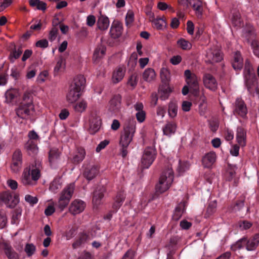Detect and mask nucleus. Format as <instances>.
Returning a JSON list of instances; mask_svg holds the SVG:
<instances>
[{
    "instance_id": "f257e3e1",
    "label": "nucleus",
    "mask_w": 259,
    "mask_h": 259,
    "mask_svg": "<svg viewBox=\"0 0 259 259\" xmlns=\"http://www.w3.org/2000/svg\"><path fill=\"white\" fill-rule=\"evenodd\" d=\"M41 164L39 161L35 160L25 167L21 177V183L25 186H33L37 184L41 177Z\"/></svg>"
},
{
    "instance_id": "f03ea898",
    "label": "nucleus",
    "mask_w": 259,
    "mask_h": 259,
    "mask_svg": "<svg viewBox=\"0 0 259 259\" xmlns=\"http://www.w3.org/2000/svg\"><path fill=\"white\" fill-rule=\"evenodd\" d=\"M85 84V79L83 75H79L74 77L66 96L68 102L73 103L78 99L80 92L83 89Z\"/></svg>"
},
{
    "instance_id": "7ed1b4c3",
    "label": "nucleus",
    "mask_w": 259,
    "mask_h": 259,
    "mask_svg": "<svg viewBox=\"0 0 259 259\" xmlns=\"http://www.w3.org/2000/svg\"><path fill=\"white\" fill-rule=\"evenodd\" d=\"M34 106L28 94L25 93L23 96L22 101L15 108L17 116L23 119H27L34 111Z\"/></svg>"
},
{
    "instance_id": "20e7f679",
    "label": "nucleus",
    "mask_w": 259,
    "mask_h": 259,
    "mask_svg": "<svg viewBox=\"0 0 259 259\" xmlns=\"http://www.w3.org/2000/svg\"><path fill=\"white\" fill-rule=\"evenodd\" d=\"M136 122L134 119H128L125 121L123 130L121 133L119 145L120 146L128 147L132 141L136 132Z\"/></svg>"
},
{
    "instance_id": "39448f33",
    "label": "nucleus",
    "mask_w": 259,
    "mask_h": 259,
    "mask_svg": "<svg viewBox=\"0 0 259 259\" xmlns=\"http://www.w3.org/2000/svg\"><path fill=\"white\" fill-rule=\"evenodd\" d=\"M174 171L171 166H168L162 172L159 183L156 186V192L162 193L168 190L174 181Z\"/></svg>"
},
{
    "instance_id": "423d86ee",
    "label": "nucleus",
    "mask_w": 259,
    "mask_h": 259,
    "mask_svg": "<svg viewBox=\"0 0 259 259\" xmlns=\"http://www.w3.org/2000/svg\"><path fill=\"white\" fill-rule=\"evenodd\" d=\"M74 184L71 183L68 185L61 193L58 202V207L61 210H63L68 205L74 192Z\"/></svg>"
},
{
    "instance_id": "0eeeda50",
    "label": "nucleus",
    "mask_w": 259,
    "mask_h": 259,
    "mask_svg": "<svg viewBox=\"0 0 259 259\" xmlns=\"http://www.w3.org/2000/svg\"><path fill=\"white\" fill-rule=\"evenodd\" d=\"M185 81L195 96H198L199 93L198 79L196 75L190 70H186L184 72Z\"/></svg>"
},
{
    "instance_id": "6e6552de",
    "label": "nucleus",
    "mask_w": 259,
    "mask_h": 259,
    "mask_svg": "<svg viewBox=\"0 0 259 259\" xmlns=\"http://www.w3.org/2000/svg\"><path fill=\"white\" fill-rule=\"evenodd\" d=\"M233 106V112L235 116H239L243 119H247L248 109L245 102L242 98H237Z\"/></svg>"
},
{
    "instance_id": "1a4fd4ad",
    "label": "nucleus",
    "mask_w": 259,
    "mask_h": 259,
    "mask_svg": "<svg viewBox=\"0 0 259 259\" xmlns=\"http://www.w3.org/2000/svg\"><path fill=\"white\" fill-rule=\"evenodd\" d=\"M156 155V150L152 147L145 148L141 159L142 166L143 168H148L153 162Z\"/></svg>"
},
{
    "instance_id": "9d476101",
    "label": "nucleus",
    "mask_w": 259,
    "mask_h": 259,
    "mask_svg": "<svg viewBox=\"0 0 259 259\" xmlns=\"http://www.w3.org/2000/svg\"><path fill=\"white\" fill-rule=\"evenodd\" d=\"M22 165V154L20 150H16L12 155L10 168L13 173L18 172Z\"/></svg>"
},
{
    "instance_id": "9b49d317",
    "label": "nucleus",
    "mask_w": 259,
    "mask_h": 259,
    "mask_svg": "<svg viewBox=\"0 0 259 259\" xmlns=\"http://www.w3.org/2000/svg\"><path fill=\"white\" fill-rule=\"evenodd\" d=\"M0 199L10 208L14 207L19 202L18 197L16 196H13L8 191L2 193Z\"/></svg>"
},
{
    "instance_id": "f8f14e48",
    "label": "nucleus",
    "mask_w": 259,
    "mask_h": 259,
    "mask_svg": "<svg viewBox=\"0 0 259 259\" xmlns=\"http://www.w3.org/2000/svg\"><path fill=\"white\" fill-rule=\"evenodd\" d=\"M203 81L204 86L212 91H215L218 88V82L215 78L209 73L204 74Z\"/></svg>"
},
{
    "instance_id": "ddd939ff",
    "label": "nucleus",
    "mask_w": 259,
    "mask_h": 259,
    "mask_svg": "<svg viewBox=\"0 0 259 259\" xmlns=\"http://www.w3.org/2000/svg\"><path fill=\"white\" fill-rule=\"evenodd\" d=\"M85 203L81 200L75 199L72 202L69 207V212L75 215L82 212L85 207Z\"/></svg>"
},
{
    "instance_id": "4468645a",
    "label": "nucleus",
    "mask_w": 259,
    "mask_h": 259,
    "mask_svg": "<svg viewBox=\"0 0 259 259\" xmlns=\"http://www.w3.org/2000/svg\"><path fill=\"white\" fill-rule=\"evenodd\" d=\"M249 210V207L244 208V199L237 200L233 207V211L241 217L246 215Z\"/></svg>"
},
{
    "instance_id": "2eb2a0df",
    "label": "nucleus",
    "mask_w": 259,
    "mask_h": 259,
    "mask_svg": "<svg viewBox=\"0 0 259 259\" xmlns=\"http://www.w3.org/2000/svg\"><path fill=\"white\" fill-rule=\"evenodd\" d=\"M206 57L210 63L219 62L222 60L220 52L215 49H209L206 52Z\"/></svg>"
},
{
    "instance_id": "dca6fc26",
    "label": "nucleus",
    "mask_w": 259,
    "mask_h": 259,
    "mask_svg": "<svg viewBox=\"0 0 259 259\" xmlns=\"http://www.w3.org/2000/svg\"><path fill=\"white\" fill-rule=\"evenodd\" d=\"M245 83L249 94L254 96L255 94V89L257 86L255 75L250 76L248 78H245Z\"/></svg>"
},
{
    "instance_id": "f3484780",
    "label": "nucleus",
    "mask_w": 259,
    "mask_h": 259,
    "mask_svg": "<svg viewBox=\"0 0 259 259\" xmlns=\"http://www.w3.org/2000/svg\"><path fill=\"white\" fill-rule=\"evenodd\" d=\"M121 96L118 94L114 95L109 101V110L111 112H118L121 107Z\"/></svg>"
},
{
    "instance_id": "a211bd4d",
    "label": "nucleus",
    "mask_w": 259,
    "mask_h": 259,
    "mask_svg": "<svg viewBox=\"0 0 259 259\" xmlns=\"http://www.w3.org/2000/svg\"><path fill=\"white\" fill-rule=\"evenodd\" d=\"M217 156L214 152H210L205 154L202 157V163L206 168H210L214 163Z\"/></svg>"
},
{
    "instance_id": "6ab92c4d",
    "label": "nucleus",
    "mask_w": 259,
    "mask_h": 259,
    "mask_svg": "<svg viewBox=\"0 0 259 259\" xmlns=\"http://www.w3.org/2000/svg\"><path fill=\"white\" fill-rule=\"evenodd\" d=\"M232 25L237 27H241L243 26V21L240 13L237 10L234 9L231 11L230 16Z\"/></svg>"
},
{
    "instance_id": "aec40b11",
    "label": "nucleus",
    "mask_w": 259,
    "mask_h": 259,
    "mask_svg": "<svg viewBox=\"0 0 259 259\" xmlns=\"http://www.w3.org/2000/svg\"><path fill=\"white\" fill-rule=\"evenodd\" d=\"M90 240V238L88 234L84 233H80L75 241L72 243V248L73 249H77L82 246Z\"/></svg>"
},
{
    "instance_id": "412c9836",
    "label": "nucleus",
    "mask_w": 259,
    "mask_h": 259,
    "mask_svg": "<svg viewBox=\"0 0 259 259\" xmlns=\"http://www.w3.org/2000/svg\"><path fill=\"white\" fill-rule=\"evenodd\" d=\"M122 32V24L119 22H114L111 25L110 34L113 38H117L120 36Z\"/></svg>"
},
{
    "instance_id": "4be33fe9",
    "label": "nucleus",
    "mask_w": 259,
    "mask_h": 259,
    "mask_svg": "<svg viewBox=\"0 0 259 259\" xmlns=\"http://www.w3.org/2000/svg\"><path fill=\"white\" fill-rule=\"evenodd\" d=\"M99 173V168L97 166L91 165L86 167L83 171L84 177L90 181L95 178Z\"/></svg>"
},
{
    "instance_id": "5701e85b",
    "label": "nucleus",
    "mask_w": 259,
    "mask_h": 259,
    "mask_svg": "<svg viewBox=\"0 0 259 259\" xmlns=\"http://www.w3.org/2000/svg\"><path fill=\"white\" fill-rule=\"evenodd\" d=\"M106 189L103 186H99L97 187L94 192L93 202L96 205L100 203L101 200L103 198Z\"/></svg>"
},
{
    "instance_id": "b1692460",
    "label": "nucleus",
    "mask_w": 259,
    "mask_h": 259,
    "mask_svg": "<svg viewBox=\"0 0 259 259\" xmlns=\"http://www.w3.org/2000/svg\"><path fill=\"white\" fill-rule=\"evenodd\" d=\"M3 249L4 252L9 259H19V255L12 246L6 242L3 243Z\"/></svg>"
},
{
    "instance_id": "393cba45",
    "label": "nucleus",
    "mask_w": 259,
    "mask_h": 259,
    "mask_svg": "<svg viewBox=\"0 0 259 259\" xmlns=\"http://www.w3.org/2000/svg\"><path fill=\"white\" fill-rule=\"evenodd\" d=\"M246 249L248 251L254 250L259 244V234H255L252 238L247 239L246 237Z\"/></svg>"
},
{
    "instance_id": "a878e982",
    "label": "nucleus",
    "mask_w": 259,
    "mask_h": 259,
    "mask_svg": "<svg viewBox=\"0 0 259 259\" xmlns=\"http://www.w3.org/2000/svg\"><path fill=\"white\" fill-rule=\"evenodd\" d=\"M24 147L27 153L30 156H34L38 153V147L32 140H28L25 144Z\"/></svg>"
},
{
    "instance_id": "bb28decb",
    "label": "nucleus",
    "mask_w": 259,
    "mask_h": 259,
    "mask_svg": "<svg viewBox=\"0 0 259 259\" xmlns=\"http://www.w3.org/2000/svg\"><path fill=\"white\" fill-rule=\"evenodd\" d=\"M171 92L170 88L166 83L161 85L158 89L160 99L162 100L167 99Z\"/></svg>"
},
{
    "instance_id": "cd10ccee",
    "label": "nucleus",
    "mask_w": 259,
    "mask_h": 259,
    "mask_svg": "<svg viewBox=\"0 0 259 259\" xmlns=\"http://www.w3.org/2000/svg\"><path fill=\"white\" fill-rule=\"evenodd\" d=\"M246 131L242 127L237 128L236 139L238 144L244 147L246 145Z\"/></svg>"
},
{
    "instance_id": "c85d7f7f",
    "label": "nucleus",
    "mask_w": 259,
    "mask_h": 259,
    "mask_svg": "<svg viewBox=\"0 0 259 259\" xmlns=\"http://www.w3.org/2000/svg\"><path fill=\"white\" fill-rule=\"evenodd\" d=\"M232 66L235 70H240L243 67V58L240 52H236L234 55Z\"/></svg>"
},
{
    "instance_id": "c756f323",
    "label": "nucleus",
    "mask_w": 259,
    "mask_h": 259,
    "mask_svg": "<svg viewBox=\"0 0 259 259\" xmlns=\"http://www.w3.org/2000/svg\"><path fill=\"white\" fill-rule=\"evenodd\" d=\"M125 74L124 69L118 67L113 71L112 74V80L114 83H117L120 82L123 78Z\"/></svg>"
},
{
    "instance_id": "7c9ffc66",
    "label": "nucleus",
    "mask_w": 259,
    "mask_h": 259,
    "mask_svg": "<svg viewBox=\"0 0 259 259\" xmlns=\"http://www.w3.org/2000/svg\"><path fill=\"white\" fill-rule=\"evenodd\" d=\"M18 95L19 93L17 89H10L8 90L5 94V102L8 104L11 103Z\"/></svg>"
},
{
    "instance_id": "2f4dec72",
    "label": "nucleus",
    "mask_w": 259,
    "mask_h": 259,
    "mask_svg": "<svg viewBox=\"0 0 259 259\" xmlns=\"http://www.w3.org/2000/svg\"><path fill=\"white\" fill-rule=\"evenodd\" d=\"M191 7L198 15H201L202 12V2L199 0H189L187 7Z\"/></svg>"
},
{
    "instance_id": "473e14b6",
    "label": "nucleus",
    "mask_w": 259,
    "mask_h": 259,
    "mask_svg": "<svg viewBox=\"0 0 259 259\" xmlns=\"http://www.w3.org/2000/svg\"><path fill=\"white\" fill-rule=\"evenodd\" d=\"M109 25V20L108 17L103 15L100 16L97 21V26L99 29L105 30Z\"/></svg>"
},
{
    "instance_id": "72a5a7b5",
    "label": "nucleus",
    "mask_w": 259,
    "mask_h": 259,
    "mask_svg": "<svg viewBox=\"0 0 259 259\" xmlns=\"http://www.w3.org/2000/svg\"><path fill=\"white\" fill-rule=\"evenodd\" d=\"M176 124L172 122H167L163 127V132L164 135L170 136L171 134H174L176 131Z\"/></svg>"
},
{
    "instance_id": "f704fd0d",
    "label": "nucleus",
    "mask_w": 259,
    "mask_h": 259,
    "mask_svg": "<svg viewBox=\"0 0 259 259\" xmlns=\"http://www.w3.org/2000/svg\"><path fill=\"white\" fill-rule=\"evenodd\" d=\"M144 80L147 82H151L156 78V73L154 69L152 68L146 69L143 74Z\"/></svg>"
},
{
    "instance_id": "c9c22d12",
    "label": "nucleus",
    "mask_w": 259,
    "mask_h": 259,
    "mask_svg": "<svg viewBox=\"0 0 259 259\" xmlns=\"http://www.w3.org/2000/svg\"><path fill=\"white\" fill-rule=\"evenodd\" d=\"M101 125V119L99 117H92L90 120V127L93 132H97Z\"/></svg>"
},
{
    "instance_id": "e433bc0d",
    "label": "nucleus",
    "mask_w": 259,
    "mask_h": 259,
    "mask_svg": "<svg viewBox=\"0 0 259 259\" xmlns=\"http://www.w3.org/2000/svg\"><path fill=\"white\" fill-rule=\"evenodd\" d=\"M237 168L235 165L229 164V167L225 175V179L227 181H231L235 178Z\"/></svg>"
},
{
    "instance_id": "4c0bfd02",
    "label": "nucleus",
    "mask_w": 259,
    "mask_h": 259,
    "mask_svg": "<svg viewBox=\"0 0 259 259\" xmlns=\"http://www.w3.org/2000/svg\"><path fill=\"white\" fill-rule=\"evenodd\" d=\"M106 48L102 46L97 47L93 55V60L97 62L98 60L102 58L105 54Z\"/></svg>"
},
{
    "instance_id": "58836bf2",
    "label": "nucleus",
    "mask_w": 259,
    "mask_h": 259,
    "mask_svg": "<svg viewBox=\"0 0 259 259\" xmlns=\"http://www.w3.org/2000/svg\"><path fill=\"white\" fill-rule=\"evenodd\" d=\"M85 151L83 148H80L77 149L76 153L72 158L73 163L78 164L81 162L84 158Z\"/></svg>"
},
{
    "instance_id": "ea45409f",
    "label": "nucleus",
    "mask_w": 259,
    "mask_h": 259,
    "mask_svg": "<svg viewBox=\"0 0 259 259\" xmlns=\"http://www.w3.org/2000/svg\"><path fill=\"white\" fill-rule=\"evenodd\" d=\"M22 52L23 51L21 47L17 48L16 46H15L9 56L10 61L12 63L14 62L15 60L20 57L22 53Z\"/></svg>"
},
{
    "instance_id": "a19ab883",
    "label": "nucleus",
    "mask_w": 259,
    "mask_h": 259,
    "mask_svg": "<svg viewBox=\"0 0 259 259\" xmlns=\"http://www.w3.org/2000/svg\"><path fill=\"white\" fill-rule=\"evenodd\" d=\"M184 204L180 203L177 205L172 215V219L174 220L178 221L181 218L184 212Z\"/></svg>"
},
{
    "instance_id": "79ce46f5",
    "label": "nucleus",
    "mask_w": 259,
    "mask_h": 259,
    "mask_svg": "<svg viewBox=\"0 0 259 259\" xmlns=\"http://www.w3.org/2000/svg\"><path fill=\"white\" fill-rule=\"evenodd\" d=\"M217 202L216 200L210 201L206 208V212L204 215L205 218H209L216 211Z\"/></svg>"
},
{
    "instance_id": "37998d69",
    "label": "nucleus",
    "mask_w": 259,
    "mask_h": 259,
    "mask_svg": "<svg viewBox=\"0 0 259 259\" xmlns=\"http://www.w3.org/2000/svg\"><path fill=\"white\" fill-rule=\"evenodd\" d=\"M151 21L153 27L158 30L162 29L166 25V22L163 18H156Z\"/></svg>"
},
{
    "instance_id": "c03bdc74",
    "label": "nucleus",
    "mask_w": 259,
    "mask_h": 259,
    "mask_svg": "<svg viewBox=\"0 0 259 259\" xmlns=\"http://www.w3.org/2000/svg\"><path fill=\"white\" fill-rule=\"evenodd\" d=\"M60 152L58 149L56 148L51 149L49 152V159L50 163H55L59 158Z\"/></svg>"
},
{
    "instance_id": "a18cd8bd",
    "label": "nucleus",
    "mask_w": 259,
    "mask_h": 259,
    "mask_svg": "<svg viewBox=\"0 0 259 259\" xmlns=\"http://www.w3.org/2000/svg\"><path fill=\"white\" fill-rule=\"evenodd\" d=\"M29 4L31 7H36L39 10L45 11L46 9L47 4L40 0H30Z\"/></svg>"
},
{
    "instance_id": "49530a36",
    "label": "nucleus",
    "mask_w": 259,
    "mask_h": 259,
    "mask_svg": "<svg viewBox=\"0 0 259 259\" xmlns=\"http://www.w3.org/2000/svg\"><path fill=\"white\" fill-rule=\"evenodd\" d=\"M168 112L169 116L171 118L175 117L178 112V105L176 102H170L168 105Z\"/></svg>"
},
{
    "instance_id": "de8ad7c7",
    "label": "nucleus",
    "mask_w": 259,
    "mask_h": 259,
    "mask_svg": "<svg viewBox=\"0 0 259 259\" xmlns=\"http://www.w3.org/2000/svg\"><path fill=\"white\" fill-rule=\"evenodd\" d=\"M61 184L60 178H56L50 184L49 189L54 193H56L58 190L61 188Z\"/></svg>"
},
{
    "instance_id": "09e8293b",
    "label": "nucleus",
    "mask_w": 259,
    "mask_h": 259,
    "mask_svg": "<svg viewBox=\"0 0 259 259\" xmlns=\"http://www.w3.org/2000/svg\"><path fill=\"white\" fill-rule=\"evenodd\" d=\"M246 237H243L239 240H238L236 243L232 244L231 246V250L233 251H236L237 249H240L243 247L244 245H246Z\"/></svg>"
},
{
    "instance_id": "8fccbe9b",
    "label": "nucleus",
    "mask_w": 259,
    "mask_h": 259,
    "mask_svg": "<svg viewBox=\"0 0 259 259\" xmlns=\"http://www.w3.org/2000/svg\"><path fill=\"white\" fill-rule=\"evenodd\" d=\"M24 250L29 257L32 256L36 251V247L32 243H27L25 245Z\"/></svg>"
},
{
    "instance_id": "3c124183",
    "label": "nucleus",
    "mask_w": 259,
    "mask_h": 259,
    "mask_svg": "<svg viewBox=\"0 0 259 259\" xmlns=\"http://www.w3.org/2000/svg\"><path fill=\"white\" fill-rule=\"evenodd\" d=\"M250 46L253 54L259 58V41L256 39H253L251 41Z\"/></svg>"
},
{
    "instance_id": "603ef678",
    "label": "nucleus",
    "mask_w": 259,
    "mask_h": 259,
    "mask_svg": "<svg viewBox=\"0 0 259 259\" xmlns=\"http://www.w3.org/2000/svg\"><path fill=\"white\" fill-rule=\"evenodd\" d=\"M49 76V72L47 70L41 71L36 78V82L38 83L41 84L44 83Z\"/></svg>"
},
{
    "instance_id": "864d4df0",
    "label": "nucleus",
    "mask_w": 259,
    "mask_h": 259,
    "mask_svg": "<svg viewBox=\"0 0 259 259\" xmlns=\"http://www.w3.org/2000/svg\"><path fill=\"white\" fill-rule=\"evenodd\" d=\"M177 44L183 50L190 49L191 47L189 42L184 38H181L178 40Z\"/></svg>"
},
{
    "instance_id": "5fc2aeb1",
    "label": "nucleus",
    "mask_w": 259,
    "mask_h": 259,
    "mask_svg": "<svg viewBox=\"0 0 259 259\" xmlns=\"http://www.w3.org/2000/svg\"><path fill=\"white\" fill-rule=\"evenodd\" d=\"M238 225L241 230H246L249 229L252 226V224L248 221H239Z\"/></svg>"
},
{
    "instance_id": "6e6d98bb",
    "label": "nucleus",
    "mask_w": 259,
    "mask_h": 259,
    "mask_svg": "<svg viewBox=\"0 0 259 259\" xmlns=\"http://www.w3.org/2000/svg\"><path fill=\"white\" fill-rule=\"evenodd\" d=\"M87 106V103L84 101H81L77 103L74 106L75 111L78 112H82L86 109Z\"/></svg>"
},
{
    "instance_id": "4d7b16f0",
    "label": "nucleus",
    "mask_w": 259,
    "mask_h": 259,
    "mask_svg": "<svg viewBox=\"0 0 259 259\" xmlns=\"http://www.w3.org/2000/svg\"><path fill=\"white\" fill-rule=\"evenodd\" d=\"M58 33V27H53L49 32L48 36L49 40L51 41H53L55 40L57 36Z\"/></svg>"
},
{
    "instance_id": "13d9d810",
    "label": "nucleus",
    "mask_w": 259,
    "mask_h": 259,
    "mask_svg": "<svg viewBox=\"0 0 259 259\" xmlns=\"http://www.w3.org/2000/svg\"><path fill=\"white\" fill-rule=\"evenodd\" d=\"M244 78H248L249 76L252 75H255L254 73L252 72V68L249 63H245V68L244 70Z\"/></svg>"
},
{
    "instance_id": "bf43d9fd",
    "label": "nucleus",
    "mask_w": 259,
    "mask_h": 259,
    "mask_svg": "<svg viewBox=\"0 0 259 259\" xmlns=\"http://www.w3.org/2000/svg\"><path fill=\"white\" fill-rule=\"evenodd\" d=\"M138 82V76L136 73L132 74L129 78L127 83L131 87L135 88Z\"/></svg>"
},
{
    "instance_id": "052dcab7",
    "label": "nucleus",
    "mask_w": 259,
    "mask_h": 259,
    "mask_svg": "<svg viewBox=\"0 0 259 259\" xmlns=\"http://www.w3.org/2000/svg\"><path fill=\"white\" fill-rule=\"evenodd\" d=\"M25 200L31 205L36 204L38 202V199L37 197H33L29 194H27L25 196Z\"/></svg>"
},
{
    "instance_id": "680f3d73",
    "label": "nucleus",
    "mask_w": 259,
    "mask_h": 259,
    "mask_svg": "<svg viewBox=\"0 0 259 259\" xmlns=\"http://www.w3.org/2000/svg\"><path fill=\"white\" fill-rule=\"evenodd\" d=\"M134 20V14L132 11H128L125 17V22L127 26L131 24Z\"/></svg>"
},
{
    "instance_id": "e2e57ef3",
    "label": "nucleus",
    "mask_w": 259,
    "mask_h": 259,
    "mask_svg": "<svg viewBox=\"0 0 259 259\" xmlns=\"http://www.w3.org/2000/svg\"><path fill=\"white\" fill-rule=\"evenodd\" d=\"M192 105V104L191 102L184 101L182 102V110L185 112L189 111L190 110Z\"/></svg>"
},
{
    "instance_id": "0e129e2a",
    "label": "nucleus",
    "mask_w": 259,
    "mask_h": 259,
    "mask_svg": "<svg viewBox=\"0 0 259 259\" xmlns=\"http://www.w3.org/2000/svg\"><path fill=\"white\" fill-rule=\"evenodd\" d=\"M224 137L227 141H231L234 138L233 132L230 130L227 129L225 131Z\"/></svg>"
},
{
    "instance_id": "69168bd1",
    "label": "nucleus",
    "mask_w": 259,
    "mask_h": 259,
    "mask_svg": "<svg viewBox=\"0 0 259 259\" xmlns=\"http://www.w3.org/2000/svg\"><path fill=\"white\" fill-rule=\"evenodd\" d=\"M136 116L137 118V120L140 122H143L146 117V113L144 111H142L141 112H137V113L136 114Z\"/></svg>"
},
{
    "instance_id": "338daca9",
    "label": "nucleus",
    "mask_w": 259,
    "mask_h": 259,
    "mask_svg": "<svg viewBox=\"0 0 259 259\" xmlns=\"http://www.w3.org/2000/svg\"><path fill=\"white\" fill-rule=\"evenodd\" d=\"M137 54L136 53H132L128 65H131L133 67L135 66L137 64Z\"/></svg>"
},
{
    "instance_id": "774afa93",
    "label": "nucleus",
    "mask_w": 259,
    "mask_h": 259,
    "mask_svg": "<svg viewBox=\"0 0 259 259\" xmlns=\"http://www.w3.org/2000/svg\"><path fill=\"white\" fill-rule=\"evenodd\" d=\"M135 256V251L128 249L123 255L121 259H133Z\"/></svg>"
}]
</instances>
